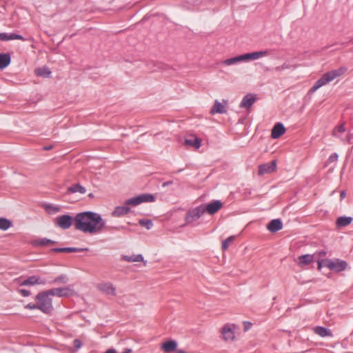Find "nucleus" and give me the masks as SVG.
Returning <instances> with one entry per match:
<instances>
[{"label": "nucleus", "mask_w": 353, "mask_h": 353, "mask_svg": "<svg viewBox=\"0 0 353 353\" xmlns=\"http://www.w3.org/2000/svg\"><path fill=\"white\" fill-rule=\"evenodd\" d=\"M74 225L76 230L91 234L100 233L103 229H114L119 230L123 227H106L101 216L96 212L86 211L76 214L74 218Z\"/></svg>", "instance_id": "nucleus-1"}, {"label": "nucleus", "mask_w": 353, "mask_h": 353, "mask_svg": "<svg viewBox=\"0 0 353 353\" xmlns=\"http://www.w3.org/2000/svg\"><path fill=\"white\" fill-rule=\"evenodd\" d=\"M347 69L345 66H341L336 70H332L323 74L321 77L318 79L310 88V92L312 93L315 92L321 87L329 83L336 78L343 75L347 72Z\"/></svg>", "instance_id": "nucleus-2"}, {"label": "nucleus", "mask_w": 353, "mask_h": 353, "mask_svg": "<svg viewBox=\"0 0 353 353\" xmlns=\"http://www.w3.org/2000/svg\"><path fill=\"white\" fill-rule=\"evenodd\" d=\"M50 296H52L46 290L38 293L35 298L39 305V310L46 314H50L53 310Z\"/></svg>", "instance_id": "nucleus-3"}, {"label": "nucleus", "mask_w": 353, "mask_h": 353, "mask_svg": "<svg viewBox=\"0 0 353 353\" xmlns=\"http://www.w3.org/2000/svg\"><path fill=\"white\" fill-rule=\"evenodd\" d=\"M155 197L152 194H142L137 196L129 199L125 201L126 205L137 206L144 202H153Z\"/></svg>", "instance_id": "nucleus-4"}, {"label": "nucleus", "mask_w": 353, "mask_h": 353, "mask_svg": "<svg viewBox=\"0 0 353 353\" xmlns=\"http://www.w3.org/2000/svg\"><path fill=\"white\" fill-rule=\"evenodd\" d=\"M324 266L328 269L336 272H342L347 268V263L346 261L341 259H325L324 262Z\"/></svg>", "instance_id": "nucleus-5"}, {"label": "nucleus", "mask_w": 353, "mask_h": 353, "mask_svg": "<svg viewBox=\"0 0 353 353\" xmlns=\"http://www.w3.org/2000/svg\"><path fill=\"white\" fill-rule=\"evenodd\" d=\"M15 283L19 286H23V285H45L47 283V281L43 279H41L39 276L33 275V276H29L25 279L19 278L15 280Z\"/></svg>", "instance_id": "nucleus-6"}, {"label": "nucleus", "mask_w": 353, "mask_h": 353, "mask_svg": "<svg viewBox=\"0 0 353 353\" xmlns=\"http://www.w3.org/2000/svg\"><path fill=\"white\" fill-rule=\"evenodd\" d=\"M97 289L101 292L108 296H117V289L116 287L113 285L112 283L110 281H102L99 283L97 285Z\"/></svg>", "instance_id": "nucleus-7"}, {"label": "nucleus", "mask_w": 353, "mask_h": 353, "mask_svg": "<svg viewBox=\"0 0 353 353\" xmlns=\"http://www.w3.org/2000/svg\"><path fill=\"white\" fill-rule=\"evenodd\" d=\"M48 291V294L51 296H57L58 297H68L74 294V291L71 285L64 288H52Z\"/></svg>", "instance_id": "nucleus-8"}, {"label": "nucleus", "mask_w": 353, "mask_h": 353, "mask_svg": "<svg viewBox=\"0 0 353 353\" xmlns=\"http://www.w3.org/2000/svg\"><path fill=\"white\" fill-rule=\"evenodd\" d=\"M73 223L74 219L68 214L59 216L55 219V225L63 230L70 228Z\"/></svg>", "instance_id": "nucleus-9"}, {"label": "nucleus", "mask_w": 353, "mask_h": 353, "mask_svg": "<svg viewBox=\"0 0 353 353\" xmlns=\"http://www.w3.org/2000/svg\"><path fill=\"white\" fill-rule=\"evenodd\" d=\"M201 205L203 210L204 213L208 212L209 214H214L221 209L223 203L219 200H215L211 203L202 204Z\"/></svg>", "instance_id": "nucleus-10"}, {"label": "nucleus", "mask_w": 353, "mask_h": 353, "mask_svg": "<svg viewBox=\"0 0 353 353\" xmlns=\"http://www.w3.org/2000/svg\"><path fill=\"white\" fill-rule=\"evenodd\" d=\"M204 214L201 205H199L192 210H190L185 216V221L187 223H192V222L198 220Z\"/></svg>", "instance_id": "nucleus-11"}, {"label": "nucleus", "mask_w": 353, "mask_h": 353, "mask_svg": "<svg viewBox=\"0 0 353 353\" xmlns=\"http://www.w3.org/2000/svg\"><path fill=\"white\" fill-rule=\"evenodd\" d=\"M268 54L269 52L268 50L256 51L251 53L241 54V61L256 60Z\"/></svg>", "instance_id": "nucleus-12"}, {"label": "nucleus", "mask_w": 353, "mask_h": 353, "mask_svg": "<svg viewBox=\"0 0 353 353\" xmlns=\"http://www.w3.org/2000/svg\"><path fill=\"white\" fill-rule=\"evenodd\" d=\"M227 100H223V103L219 102L218 100H215L214 105L210 110V114H225L227 112Z\"/></svg>", "instance_id": "nucleus-13"}, {"label": "nucleus", "mask_w": 353, "mask_h": 353, "mask_svg": "<svg viewBox=\"0 0 353 353\" xmlns=\"http://www.w3.org/2000/svg\"><path fill=\"white\" fill-rule=\"evenodd\" d=\"M276 169V161H272L270 163L260 165L259 166V174L263 175L268 173L273 172Z\"/></svg>", "instance_id": "nucleus-14"}, {"label": "nucleus", "mask_w": 353, "mask_h": 353, "mask_svg": "<svg viewBox=\"0 0 353 353\" xmlns=\"http://www.w3.org/2000/svg\"><path fill=\"white\" fill-rule=\"evenodd\" d=\"M185 145L199 149L201 145V139L194 134H190L185 139Z\"/></svg>", "instance_id": "nucleus-15"}, {"label": "nucleus", "mask_w": 353, "mask_h": 353, "mask_svg": "<svg viewBox=\"0 0 353 353\" xmlns=\"http://www.w3.org/2000/svg\"><path fill=\"white\" fill-rule=\"evenodd\" d=\"M285 132V128L283 123H277L274 125L272 130L271 137L272 139H278Z\"/></svg>", "instance_id": "nucleus-16"}, {"label": "nucleus", "mask_w": 353, "mask_h": 353, "mask_svg": "<svg viewBox=\"0 0 353 353\" xmlns=\"http://www.w3.org/2000/svg\"><path fill=\"white\" fill-rule=\"evenodd\" d=\"M256 101V97L252 94H246L242 99L239 107L241 108H250Z\"/></svg>", "instance_id": "nucleus-17"}, {"label": "nucleus", "mask_w": 353, "mask_h": 353, "mask_svg": "<svg viewBox=\"0 0 353 353\" xmlns=\"http://www.w3.org/2000/svg\"><path fill=\"white\" fill-rule=\"evenodd\" d=\"M315 259V255L303 254L298 257L297 263L300 267H304L310 264Z\"/></svg>", "instance_id": "nucleus-18"}, {"label": "nucleus", "mask_w": 353, "mask_h": 353, "mask_svg": "<svg viewBox=\"0 0 353 353\" xmlns=\"http://www.w3.org/2000/svg\"><path fill=\"white\" fill-rule=\"evenodd\" d=\"M221 334L225 341H233L235 338L233 330L228 325L223 327Z\"/></svg>", "instance_id": "nucleus-19"}, {"label": "nucleus", "mask_w": 353, "mask_h": 353, "mask_svg": "<svg viewBox=\"0 0 353 353\" xmlns=\"http://www.w3.org/2000/svg\"><path fill=\"white\" fill-rule=\"evenodd\" d=\"M282 228V221L279 219L272 220L267 226L268 230L271 232H276Z\"/></svg>", "instance_id": "nucleus-20"}, {"label": "nucleus", "mask_w": 353, "mask_h": 353, "mask_svg": "<svg viewBox=\"0 0 353 353\" xmlns=\"http://www.w3.org/2000/svg\"><path fill=\"white\" fill-rule=\"evenodd\" d=\"M128 206L129 205H126L125 204L123 206H117L112 212V215L115 217H119L128 214L130 211V208Z\"/></svg>", "instance_id": "nucleus-21"}, {"label": "nucleus", "mask_w": 353, "mask_h": 353, "mask_svg": "<svg viewBox=\"0 0 353 353\" xmlns=\"http://www.w3.org/2000/svg\"><path fill=\"white\" fill-rule=\"evenodd\" d=\"M177 343L174 340H170L164 342L161 345V349L165 352H171L176 350Z\"/></svg>", "instance_id": "nucleus-22"}, {"label": "nucleus", "mask_w": 353, "mask_h": 353, "mask_svg": "<svg viewBox=\"0 0 353 353\" xmlns=\"http://www.w3.org/2000/svg\"><path fill=\"white\" fill-rule=\"evenodd\" d=\"M88 248H52L51 250L52 252H83V251H88Z\"/></svg>", "instance_id": "nucleus-23"}, {"label": "nucleus", "mask_w": 353, "mask_h": 353, "mask_svg": "<svg viewBox=\"0 0 353 353\" xmlns=\"http://www.w3.org/2000/svg\"><path fill=\"white\" fill-rule=\"evenodd\" d=\"M121 259L123 261H127V262H144L145 264L146 262L144 261V258L142 254H133L132 256H128V255H122Z\"/></svg>", "instance_id": "nucleus-24"}, {"label": "nucleus", "mask_w": 353, "mask_h": 353, "mask_svg": "<svg viewBox=\"0 0 353 353\" xmlns=\"http://www.w3.org/2000/svg\"><path fill=\"white\" fill-rule=\"evenodd\" d=\"M314 332L321 337L332 336L331 330L322 326H316L314 327Z\"/></svg>", "instance_id": "nucleus-25"}, {"label": "nucleus", "mask_w": 353, "mask_h": 353, "mask_svg": "<svg viewBox=\"0 0 353 353\" xmlns=\"http://www.w3.org/2000/svg\"><path fill=\"white\" fill-rule=\"evenodd\" d=\"M353 221L351 216H339L337 218L336 224L338 228H344L350 225Z\"/></svg>", "instance_id": "nucleus-26"}, {"label": "nucleus", "mask_w": 353, "mask_h": 353, "mask_svg": "<svg viewBox=\"0 0 353 353\" xmlns=\"http://www.w3.org/2000/svg\"><path fill=\"white\" fill-rule=\"evenodd\" d=\"M11 61L10 55L8 53H0V69L6 68Z\"/></svg>", "instance_id": "nucleus-27"}, {"label": "nucleus", "mask_w": 353, "mask_h": 353, "mask_svg": "<svg viewBox=\"0 0 353 353\" xmlns=\"http://www.w3.org/2000/svg\"><path fill=\"white\" fill-rule=\"evenodd\" d=\"M67 192L70 193L79 192L81 194H85L86 192V190L79 183H77L68 187Z\"/></svg>", "instance_id": "nucleus-28"}, {"label": "nucleus", "mask_w": 353, "mask_h": 353, "mask_svg": "<svg viewBox=\"0 0 353 353\" xmlns=\"http://www.w3.org/2000/svg\"><path fill=\"white\" fill-rule=\"evenodd\" d=\"M241 61V55H239V56H236L234 57H232V58L223 60L221 62V63L223 65H232L236 64Z\"/></svg>", "instance_id": "nucleus-29"}, {"label": "nucleus", "mask_w": 353, "mask_h": 353, "mask_svg": "<svg viewBox=\"0 0 353 353\" xmlns=\"http://www.w3.org/2000/svg\"><path fill=\"white\" fill-rule=\"evenodd\" d=\"M35 74L38 77H48L51 74V72L46 67H42L37 68L34 71Z\"/></svg>", "instance_id": "nucleus-30"}, {"label": "nucleus", "mask_w": 353, "mask_h": 353, "mask_svg": "<svg viewBox=\"0 0 353 353\" xmlns=\"http://www.w3.org/2000/svg\"><path fill=\"white\" fill-rule=\"evenodd\" d=\"M68 281V278L65 274H61L56 278H54L52 281H50L49 283L50 284H57V283H61V284H65Z\"/></svg>", "instance_id": "nucleus-31"}, {"label": "nucleus", "mask_w": 353, "mask_h": 353, "mask_svg": "<svg viewBox=\"0 0 353 353\" xmlns=\"http://www.w3.org/2000/svg\"><path fill=\"white\" fill-rule=\"evenodd\" d=\"M12 226V222L5 218H0V230H6Z\"/></svg>", "instance_id": "nucleus-32"}, {"label": "nucleus", "mask_w": 353, "mask_h": 353, "mask_svg": "<svg viewBox=\"0 0 353 353\" xmlns=\"http://www.w3.org/2000/svg\"><path fill=\"white\" fill-rule=\"evenodd\" d=\"M56 243V241H54L46 238L40 239L36 241V244L41 246H47L49 245L54 244Z\"/></svg>", "instance_id": "nucleus-33"}, {"label": "nucleus", "mask_w": 353, "mask_h": 353, "mask_svg": "<svg viewBox=\"0 0 353 353\" xmlns=\"http://www.w3.org/2000/svg\"><path fill=\"white\" fill-rule=\"evenodd\" d=\"M44 208L48 213H55L58 212L60 210V208L58 206L53 205L51 204L44 205Z\"/></svg>", "instance_id": "nucleus-34"}, {"label": "nucleus", "mask_w": 353, "mask_h": 353, "mask_svg": "<svg viewBox=\"0 0 353 353\" xmlns=\"http://www.w3.org/2000/svg\"><path fill=\"white\" fill-rule=\"evenodd\" d=\"M139 223L141 226L145 227L148 230L151 229L153 226L152 221L150 219H140Z\"/></svg>", "instance_id": "nucleus-35"}, {"label": "nucleus", "mask_w": 353, "mask_h": 353, "mask_svg": "<svg viewBox=\"0 0 353 353\" xmlns=\"http://www.w3.org/2000/svg\"><path fill=\"white\" fill-rule=\"evenodd\" d=\"M345 131V125L343 123L337 127H336L332 132L333 136L336 137H339L338 133H343Z\"/></svg>", "instance_id": "nucleus-36"}, {"label": "nucleus", "mask_w": 353, "mask_h": 353, "mask_svg": "<svg viewBox=\"0 0 353 353\" xmlns=\"http://www.w3.org/2000/svg\"><path fill=\"white\" fill-rule=\"evenodd\" d=\"M234 237L233 236H229L222 243V248L223 250H227L230 245L231 243L234 241Z\"/></svg>", "instance_id": "nucleus-37"}, {"label": "nucleus", "mask_w": 353, "mask_h": 353, "mask_svg": "<svg viewBox=\"0 0 353 353\" xmlns=\"http://www.w3.org/2000/svg\"><path fill=\"white\" fill-rule=\"evenodd\" d=\"M14 39H19V40H22V41L26 40L22 35L17 34L15 33L8 34L7 41L14 40Z\"/></svg>", "instance_id": "nucleus-38"}, {"label": "nucleus", "mask_w": 353, "mask_h": 353, "mask_svg": "<svg viewBox=\"0 0 353 353\" xmlns=\"http://www.w3.org/2000/svg\"><path fill=\"white\" fill-rule=\"evenodd\" d=\"M327 254V252L325 250H321L319 252H316L313 255H315V259H321L325 257Z\"/></svg>", "instance_id": "nucleus-39"}, {"label": "nucleus", "mask_w": 353, "mask_h": 353, "mask_svg": "<svg viewBox=\"0 0 353 353\" xmlns=\"http://www.w3.org/2000/svg\"><path fill=\"white\" fill-rule=\"evenodd\" d=\"M338 154L336 153H333L332 154L328 159H327V162L326 163V165H327L328 163H334V162H336L337 160H338Z\"/></svg>", "instance_id": "nucleus-40"}, {"label": "nucleus", "mask_w": 353, "mask_h": 353, "mask_svg": "<svg viewBox=\"0 0 353 353\" xmlns=\"http://www.w3.org/2000/svg\"><path fill=\"white\" fill-rule=\"evenodd\" d=\"M296 68V65H292L290 64V63L289 61H285L284 62L282 65H281V68H283V70H289L290 68Z\"/></svg>", "instance_id": "nucleus-41"}, {"label": "nucleus", "mask_w": 353, "mask_h": 353, "mask_svg": "<svg viewBox=\"0 0 353 353\" xmlns=\"http://www.w3.org/2000/svg\"><path fill=\"white\" fill-rule=\"evenodd\" d=\"M25 308L29 309V310H34V309H39V305L37 303H28L25 306Z\"/></svg>", "instance_id": "nucleus-42"}, {"label": "nucleus", "mask_w": 353, "mask_h": 353, "mask_svg": "<svg viewBox=\"0 0 353 353\" xmlns=\"http://www.w3.org/2000/svg\"><path fill=\"white\" fill-rule=\"evenodd\" d=\"M18 292L24 297H27L30 295V292L25 289H19Z\"/></svg>", "instance_id": "nucleus-43"}, {"label": "nucleus", "mask_w": 353, "mask_h": 353, "mask_svg": "<svg viewBox=\"0 0 353 353\" xmlns=\"http://www.w3.org/2000/svg\"><path fill=\"white\" fill-rule=\"evenodd\" d=\"M74 347L78 350L82 346V343L79 339H74L73 341Z\"/></svg>", "instance_id": "nucleus-44"}, {"label": "nucleus", "mask_w": 353, "mask_h": 353, "mask_svg": "<svg viewBox=\"0 0 353 353\" xmlns=\"http://www.w3.org/2000/svg\"><path fill=\"white\" fill-rule=\"evenodd\" d=\"M346 141L348 143H353V133L352 134H348L347 136H346V138L345 140H343V141Z\"/></svg>", "instance_id": "nucleus-45"}, {"label": "nucleus", "mask_w": 353, "mask_h": 353, "mask_svg": "<svg viewBox=\"0 0 353 353\" xmlns=\"http://www.w3.org/2000/svg\"><path fill=\"white\" fill-rule=\"evenodd\" d=\"M243 324H244V330L245 331H248V330H250L252 325V323L250 321H245L243 323Z\"/></svg>", "instance_id": "nucleus-46"}, {"label": "nucleus", "mask_w": 353, "mask_h": 353, "mask_svg": "<svg viewBox=\"0 0 353 353\" xmlns=\"http://www.w3.org/2000/svg\"><path fill=\"white\" fill-rule=\"evenodd\" d=\"M325 260L323 259H317V263H318V269L321 270L323 266H324V262Z\"/></svg>", "instance_id": "nucleus-47"}, {"label": "nucleus", "mask_w": 353, "mask_h": 353, "mask_svg": "<svg viewBox=\"0 0 353 353\" xmlns=\"http://www.w3.org/2000/svg\"><path fill=\"white\" fill-rule=\"evenodd\" d=\"M7 37H8L7 33H5V32L1 33V36H0L1 41H7Z\"/></svg>", "instance_id": "nucleus-48"}, {"label": "nucleus", "mask_w": 353, "mask_h": 353, "mask_svg": "<svg viewBox=\"0 0 353 353\" xmlns=\"http://www.w3.org/2000/svg\"><path fill=\"white\" fill-rule=\"evenodd\" d=\"M172 183H173L172 181H165V182L163 183L162 187L165 188V187H167V186H168L170 185H172Z\"/></svg>", "instance_id": "nucleus-49"}, {"label": "nucleus", "mask_w": 353, "mask_h": 353, "mask_svg": "<svg viewBox=\"0 0 353 353\" xmlns=\"http://www.w3.org/2000/svg\"><path fill=\"white\" fill-rule=\"evenodd\" d=\"M346 196V193H345V190H343L341 192V194H340V197H341V199H343Z\"/></svg>", "instance_id": "nucleus-50"}, {"label": "nucleus", "mask_w": 353, "mask_h": 353, "mask_svg": "<svg viewBox=\"0 0 353 353\" xmlns=\"http://www.w3.org/2000/svg\"><path fill=\"white\" fill-rule=\"evenodd\" d=\"M105 353H117L114 349H109Z\"/></svg>", "instance_id": "nucleus-51"}, {"label": "nucleus", "mask_w": 353, "mask_h": 353, "mask_svg": "<svg viewBox=\"0 0 353 353\" xmlns=\"http://www.w3.org/2000/svg\"><path fill=\"white\" fill-rule=\"evenodd\" d=\"M276 72H280L281 70H283V68H281V65L280 66H277L276 68H274V69Z\"/></svg>", "instance_id": "nucleus-52"}, {"label": "nucleus", "mask_w": 353, "mask_h": 353, "mask_svg": "<svg viewBox=\"0 0 353 353\" xmlns=\"http://www.w3.org/2000/svg\"><path fill=\"white\" fill-rule=\"evenodd\" d=\"M122 353H132V349L126 348Z\"/></svg>", "instance_id": "nucleus-53"}, {"label": "nucleus", "mask_w": 353, "mask_h": 353, "mask_svg": "<svg viewBox=\"0 0 353 353\" xmlns=\"http://www.w3.org/2000/svg\"><path fill=\"white\" fill-rule=\"evenodd\" d=\"M52 145H49V146H46V147H44V150H50V149H52Z\"/></svg>", "instance_id": "nucleus-54"}, {"label": "nucleus", "mask_w": 353, "mask_h": 353, "mask_svg": "<svg viewBox=\"0 0 353 353\" xmlns=\"http://www.w3.org/2000/svg\"><path fill=\"white\" fill-rule=\"evenodd\" d=\"M182 170H182V169H181V170H178V171H176V172H176V173H178V172H181Z\"/></svg>", "instance_id": "nucleus-55"}, {"label": "nucleus", "mask_w": 353, "mask_h": 353, "mask_svg": "<svg viewBox=\"0 0 353 353\" xmlns=\"http://www.w3.org/2000/svg\"><path fill=\"white\" fill-rule=\"evenodd\" d=\"M89 196H92V193H90V194H89Z\"/></svg>", "instance_id": "nucleus-56"}]
</instances>
